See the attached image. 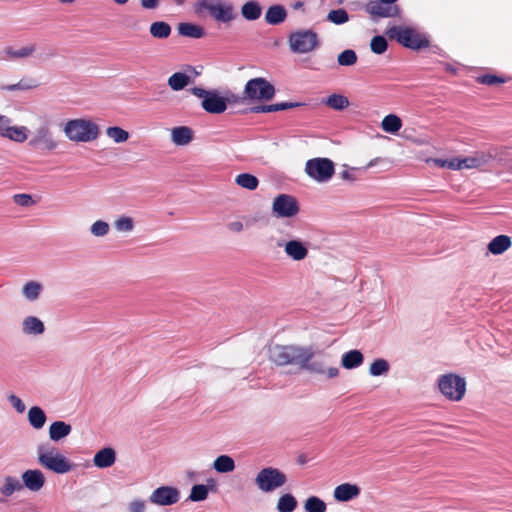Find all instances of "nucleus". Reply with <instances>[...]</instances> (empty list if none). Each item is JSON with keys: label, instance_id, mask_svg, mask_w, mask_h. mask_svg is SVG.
I'll list each match as a JSON object with an SVG mask.
<instances>
[{"label": "nucleus", "instance_id": "obj_12", "mask_svg": "<svg viewBox=\"0 0 512 512\" xmlns=\"http://www.w3.org/2000/svg\"><path fill=\"white\" fill-rule=\"evenodd\" d=\"M29 146L39 151H53L59 147V141L48 124L38 126L29 140Z\"/></svg>", "mask_w": 512, "mask_h": 512}, {"label": "nucleus", "instance_id": "obj_58", "mask_svg": "<svg viewBox=\"0 0 512 512\" xmlns=\"http://www.w3.org/2000/svg\"><path fill=\"white\" fill-rule=\"evenodd\" d=\"M145 502L143 500H134L129 505V512H144Z\"/></svg>", "mask_w": 512, "mask_h": 512}, {"label": "nucleus", "instance_id": "obj_44", "mask_svg": "<svg viewBox=\"0 0 512 512\" xmlns=\"http://www.w3.org/2000/svg\"><path fill=\"white\" fill-rule=\"evenodd\" d=\"M209 490L204 484H196L192 486L188 499L193 502L204 501L208 497Z\"/></svg>", "mask_w": 512, "mask_h": 512}, {"label": "nucleus", "instance_id": "obj_50", "mask_svg": "<svg viewBox=\"0 0 512 512\" xmlns=\"http://www.w3.org/2000/svg\"><path fill=\"white\" fill-rule=\"evenodd\" d=\"M114 227L118 232H131L134 229V220L129 216H121L115 220Z\"/></svg>", "mask_w": 512, "mask_h": 512}, {"label": "nucleus", "instance_id": "obj_3", "mask_svg": "<svg viewBox=\"0 0 512 512\" xmlns=\"http://www.w3.org/2000/svg\"><path fill=\"white\" fill-rule=\"evenodd\" d=\"M194 11L198 15L208 11L220 23H230L238 17L234 5L224 0H199L194 4Z\"/></svg>", "mask_w": 512, "mask_h": 512}, {"label": "nucleus", "instance_id": "obj_28", "mask_svg": "<svg viewBox=\"0 0 512 512\" xmlns=\"http://www.w3.org/2000/svg\"><path fill=\"white\" fill-rule=\"evenodd\" d=\"M511 239L507 235H498L488 244V251L493 255H500L511 247Z\"/></svg>", "mask_w": 512, "mask_h": 512}, {"label": "nucleus", "instance_id": "obj_63", "mask_svg": "<svg viewBox=\"0 0 512 512\" xmlns=\"http://www.w3.org/2000/svg\"><path fill=\"white\" fill-rule=\"evenodd\" d=\"M379 161H381L380 158H375V159H372L367 165L366 167L364 168L365 170L369 169V168H372L374 167Z\"/></svg>", "mask_w": 512, "mask_h": 512}, {"label": "nucleus", "instance_id": "obj_21", "mask_svg": "<svg viewBox=\"0 0 512 512\" xmlns=\"http://www.w3.org/2000/svg\"><path fill=\"white\" fill-rule=\"evenodd\" d=\"M360 494V488L355 484L350 483H344L338 485L334 489L333 496L337 501L340 502H347L350 501L356 497H358Z\"/></svg>", "mask_w": 512, "mask_h": 512}, {"label": "nucleus", "instance_id": "obj_36", "mask_svg": "<svg viewBox=\"0 0 512 512\" xmlns=\"http://www.w3.org/2000/svg\"><path fill=\"white\" fill-rule=\"evenodd\" d=\"M213 468L218 473H229L235 469V461L229 455H220L214 460Z\"/></svg>", "mask_w": 512, "mask_h": 512}, {"label": "nucleus", "instance_id": "obj_46", "mask_svg": "<svg viewBox=\"0 0 512 512\" xmlns=\"http://www.w3.org/2000/svg\"><path fill=\"white\" fill-rule=\"evenodd\" d=\"M327 20L333 24L342 25L349 20V15L345 9H335L328 13Z\"/></svg>", "mask_w": 512, "mask_h": 512}, {"label": "nucleus", "instance_id": "obj_64", "mask_svg": "<svg viewBox=\"0 0 512 512\" xmlns=\"http://www.w3.org/2000/svg\"><path fill=\"white\" fill-rule=\"evenodd\" d=\"M54 54L53 53H47L45 55H42V54H39L37 56V58L40 60V61H46L48 60L49 58H51Z\"/></svg>", "mask_w": 512, "mask_h": 512}, {"label": "nucleus", "instance_id": "obj_9", "mask_svg": "<svg viewBox=\"0 0 512 512\" xmlns=\"http://www.w3.org/2000/svg\"><path fill=\"white\" fill-rule=\"evenodd\" d=\"M438 388L442 395L450 401H460L466 392L465 378L448 373L438 378Z\"/></svg>", "mask_w": 512, "mask_h": 512}, {"label": "nucleus", "instance_id": "obj_26", "mask_svg": "<svg viewBox=\"0 0 512 512\" xmlns=\"http://www.w3.org/2000/svg\"><path fill=\"white\" fill-rule=\"evenodd\" d=\"M287 12L282 5L270 6L265 14V21L269 25H279L285 21Z\"/></svg>", "mask_w": 512, "mask_h": 512}, {"label": "nucleus", "instance_id": "obj_33", "mask_svg": "<svg viewBox=\"0 0 512 512\" xmlns=\"http://www.w3.org/2000/svg\"><path fill=\"white\" fill-rule=\"evenodd\" d=\"M180 35L194 39L202 38L205 35L203 27L192 23H180L178 26Z\"/></svg>", "mask_w": 512, "mask_h": 512}, {"label": "nucleus", "instance_id": "obj_42", "mask_svg": "<svg viewBox=\"0 0 512 512\" xmlns=\"http://www.w3.org/2000/svg\"><path fill=\"white\" fill-rule=\"evenodd\" d=\"M390 364L386 359L378 358L372 362L369 368V374L373 377L386 375L389 372Z\"/></svg>", "mask_w": 512, "mask_h": 512}, {"label": "nucleus", "instance_id": "obj_10", "mask_svg": "<svg viewBox=\"0 0 512 512\" xmlns=\"http://www.w3.org/2000/svg\"><path fill=\"white\" fill-rule=\"evenodd\" d=\"M275 87L262 77L247 81L243 90V99L250 101H269L275 96Z\"/></svg>", "mask_w": 512, "mask_h": 512}, {"label": "nucleus", "instance_id": "obj_6", "mask_svg": "<svg viewBox=\"0 0 512 512\" xmlns=\"http://www.w3.org/2000/svg\"><path fill=\"white\" fill-rule=\"evenodd\" d=\"M37 460L42 467L56 474L68 473L73 468L70 461L54 447L47 448L44 445H39Z\"/></svg>", "mask_w": 512, "mask_h": 512}, {"label": "nucleus", "instance_id": "obj_31", "mask_svg": "<svg viewBox=\"0 0 512 512\" xmlns=\"http://www.w3.org/2000/svg\"><path fill=\"white\" fill-rule=\"evenodd\" d=\"M46 420H47L46 414L41 407L33 406L29 409L28 421H29V424L34 429L39 430V429L43 428L46 423Z\"/></svg>", "mask_w": 512, "mask_h": 512}, {"label": "nucleus", "instance_id": "obj_29", "mask_svg": "<svg viewBox=\"0 0 512 512\" xmlns=\"http://www.w3.org/2000/svg\"><path fill=\"white\" fill-rule=\"evenodd\" d=\"M192 82V78L184 72H175L167 80L168 86L173 91H181Z\"/></svg>", "mask_w": 512, "mask_h": 512}, {"label": "nucleus", "instance_id": "obj_17", "mask_svg": "<svg viewBox=\"0 0 512 512\" xmlns=\"http://www.w3.org/2000/svg\"><path fill=\"white\" fill-rule=\"evenodd\" d=\"M23 488L30 492H39L46 483L44 473L39 469H28L21 476Z\"/></svg>", "mask_w": 512, "mask_h": 512}, {"label": "nucleus", "instance_id": "obj_38", "mask_svg": "<svg viewBox=\"0 0 512 512\" xmlns=\"http://www.w3.org/2000/svg\"><path fill=\"white\" fill-rule=\"evenodd\" d=\"M171 26L164 21H156L150 25V34L154 38L166 39L171 34Z\"/></svg>", "mask_w": 512, "mask_h": 512}, {"label": "nucleus", "instance_id": "obj_62", "mask_svg": "<svg viewBox=\"0 0 512 512\" xmlns=\"http://www.w3.org/2000/svg\"><path fill=\"white\" fill-rule=\"evenodd\" d=\"M340 176L343 180H347V181H355V177L354 175L349 172L348 170H344L340 173Z\"/></svg>", "mask_w": 512, "mask_h": 512}, {"label": "nucleus", "instance_id": "obj_53", "mask_svg": "<svg viewBox=\"0 0 512 512\" xmlns=\"http://www.w3.org/2000/svg\"><path fill=\"white\" fill-rule=\"evenodd\" d=\"M476 81L480 84L493 86L496 84H502L506 82V79L501 76L492 75V74H484L480 75L476 78Z\"/></svg>", "mask_w": 512, "mask_h": 512}, {"label": "nucleus", "instance_id": "obj_55", "mask_svg": "<svg viewBox=\"0 0 512 512\" xmlns=\"http://www.w3.org/2000/svg\"><path fill=\"white\" fill-rule=\"evenodd\" d=\"M34 87H36V84H30V83H27L25 80H20L16 84L4 86L3 89H5L7 91H16V90H29Z\"/></svg>", "mask_w": 512, "mask_h": 512}, {"label": "nucleus", "instance_id": "obj_1", "mask_svg": "<svg viewBox=\"0 0 512 512\" xmlns=\"http://www.w3.org/2000/svg\"><path fill=\"white\" fill-rule=\"evenodd\" d=\"M314 357L312 347H300L294 345H274L269 349V358L272 362L279 366L289 364L305 363L308 359Z\"/></svg>", "mask_w": 512, "mask_h": 512}, {"label": "nucleus", "instance_id": "obj_32", "mask_svg": "<svg viewBox=\"0 0 512 512\" xmlns=\"http://www.w3.org/2000/svg\"><path fill=\"white\" fill-rule=\"evenodd\" d=\"M23 489L22 480L14 476H5L2 486L0 487V493L5 497H10L15 492H19Z\"/></svg>", "mask_w": 512, "mask_h": 512}, {"label": "nucleus", "instance_id": "obj_25", "mask_svg": "<svg viewBox=\"0 0 512 512\" xmlns=\"http://www.w3.org/2000/svg\"><path fill=\"white\" fill-rule=\"evenodd\" d=\"M302 104L299 102H282L276 104L258 105L252 107L250 110L253 113H272L277 111L288 110L291 108L299 107Z\"/></svg>", "mask_w": 512, "mask_h": 512}, {"label": "nucleus", "instance_id": "obj_35", "mask_svg": "<svg viewBox=\"0 0 512 512\" xmlns=\"http://www.w3.org/2000/svg\"><path fill=\"white\" fill-rule=\"evenodd\" d=\"M381 128L384 132L396 134L402 128V121L396 114H388L383 118Z\"/></svg>", "mask_w": 512, "mask_h": 512}, {"label": "nucleus", "instance_id": "obj_7", "mask_svg": "<svg viewBox=\"0 0 512 512\" xmlns=\"http://www.w3.org/2000/svg\"><path fill=\"white\" fill-rule=\"evenodd\" d=\"M290 50L295 54H307L320 46L318 34L312 29L292 32L288 37Z\"/></svg>", "mask_w": 512, "mask_h": 512}, {"label": "nucleus", "instance_id": "obj_45", "mask_svg": "<svg viewBox=\"0 0 512 512\" xmlns=\"http://www.w3.org/2000/svg\"><path fill=\"white\" fill-rule=\"evenodd\" d=\"M106 134L109 138L113 139L115 143L126 142L129 138V133L118 126L108 127Z\"/></svg>", "mask_w": 512, "mask_h": 512}, {"label": "nucleus", "instance_id": "obj_61", "mask_svg": "<svg viewBox=\"0 0 512 512\" xmlns=\"http://www.w3.org/2000/svg\"><path fill=\"white\" fill-rule=\"evenodd\" d=\"M324 374L330 379L336 378L339 375V369L337 367L325 368Z\"/></svg>", "mask_w": 512, "mask_h": 512}, {"label": "nucleus", "instance_id": "obj_18", "mask_svg": "<svg viewBox=\"0 0 512 512\" xmlns=\"http://www.w3.org/2000/svg\"><path fill=\"white\" fill-rule=\"evenodd\" d=\"M37 51V45L35 43H29L19 48L12 46L5 47L1 52L0 59L3 60H22L34 56Z\"/></svg>", "mask_w": 512, "mask_h": 512}, {"label": "nucleus", "instance_id": "obj_60", "mask_svg": "<svg viewBox=\"0 0 512 512\" xmlns=\"http://www.w3.org/2000/svg\"><path fill=\"white\" fill-rule=\"evenodd\" d=\"M141 6L145 9H155L158 6V0H140Z\"/></svg>", "mask_w": 512, "mask_h": 512}, {"label": "nucleus", "instance_id": "obj_52", "mask_svg": "<svg viewBox=\"0 0 512 512\" xmlns=\"http://www.w3.org/2000/svg\"><path fill=\"white\" fill-rule=\"evenodd\" d=\"M437 164L440 167L447 168L450 170H462L464 168L463 159L462 158H452L446 160H436Z\"/></svg>", "mask_w": 512, "mask_h": 512}, {"label": "nucleus", "instance_id": "obj_30", "mask_svg": "<svg viewBox=\"0 0 512 512\" xmlns=\"http://www.w3.org/2000/svg\"><path fill=\"white\" fill-rule=\"evenodd\" d=\"M363 360V354L355 349L342 355L341 364L345 369H355L363 363Z\"/></svg>", "mask_w": 512, "mask_h": 512}, {"label": "nucleus", "instance_id": "obj_22", "mask_svg": "<svg viewBox=\"0 0 512 512\" xmlns=\"http://www.w3.org/2000/svg\"><path fill=\"white\" fill-rule=\"evenodd\" d=\"M45 331L44 323L36 316H27L22 321V332L28 336H38Z\"/></svg>", "mask_w": 512, "mask_h": 512}, {"label": "nucleus", "instance_id": "obj_24", "mask_svg": "<svg viewBox=\"0 0 512 512\" xmlns=\"http://www.w3.org/2000/svg\"><path fill=\"white\" fill-rule=\"evenodd\" d=\"M116 461V453L113 448L105 447L94 455V465L98 468L111 467Z\"/></svg>", "mask_w": 512, "mask_h": 512}, {"label": "nucleus", "instance_id": "obj_43", "mask_svg": "<svg viewBox=\"0 0 512 512\" xmlns=\"http://www.w3.org/2000/svg\"><path fill=\"white\" fill-rule=\"evenodd\" d=\"M41 290L42 285L40 283L29 281L23 287V295L27 300L34 301L38 299Z\"/></svg>", "mask_w": 512, "mask_h": 512}, {"label": "nucleus", "instance_id": "obj_59", "mask_svg": "<svg viewBox=\"0 0 512 512\" xmlns=\"http://www.w3.org/2000/svg\"><path fill=\"white\" fill-rule=\"evenodd\" d=\"M228 229L232 232L239 233L243 231L244 225L241 221H233L228 224Z\"/></svg>", "mask_w": 512, "mask_h": 512}, {"label": "nucleus", "instance_id": "obj_4", "mask_svg": "<svg viewBox=\"0 0 512 512\" xmlns=\"http://www.w3.org/2000/svg\"><path fill=\"white\" fill-rule=\"evenodd\" d=\"M189 91L202 100V109L210 114H221L226 111L228 103L238 102L240 99L237 95L223 97L217 90H206L202 87H193Z\"/></svg>", "mask_w": 512, "mask_h": 512}, {"label": "nucleus", "instance_id": "obj_34", "mask_svg": "<svg viewBox=\"0 0 512 512\" xmlns=\"http://www.w3.org/2000/svg\"><path fill=\"white\" fill-rule=\"evenodd\" d=\"M322 103L337 111L346 109L350 104L346 96L337 93L329 95L322 100Z\"/></svg>", "mask_w": 512, "mask_h": 512}, {"label": "nucleus", "instance_id": "obj_27", "mask_svg": "<svg viewBox=\"0 0 512 512\" xmlns=\"http://www.w3.org/2000/svg\"><path fill=\"white\" fill-rule=\"evenodd\" d=\"M262 7L256 0L245 2L241 7V15L247 21H255L260 18Z\"/></svg>", "mask_w": 512, "mask_h": 512}, {"label": "nucleus", "instance_id": "obj_20", "mask_svg": "<svg viewBox=\"0 0 512 512\" xmlns=\"http://www.w3.org/2000/svg\"><path fill=\"white\" fill-rule=\"evenodd\" d=\"M193 138L194 131L188 126H177L171 130V141L176 146H186Z\"/></svg>", "mask_w": 512, "mask_h": 512}, {"label": "nucleus", "instance_id": "obj_41", "mask_svg": "<svg viewBox=\"0 0 512 512\" xmlns=\"http://www.w3.org/2000/svg\"><path fill=\"white\" fill-rule=\"evenodd\" d=\"M305 512H326V503L317 496H310L304 503Z\"/></svg>", "mask_w": 512, "mask_h": 512}, {"label": "nucleus", "instance_id": "obj_40", "mask_svg": "<svg viewBox=\"0 0 512 512\" xmlns=\"http://www.w3.org/2000/svg\"><path fill=\"white\" fill-rule=\"evenodd\" d=\"M28 129L25 126H11L4 136L14 142L23 143L28 139Z\"/></svg>", "mask_w": 512, "mask_h": 512}, {"label": "nucleus", "instance_id": "obj_8", "mask_svg": "<svg viewBox=\"0 0 512 512\" xmlns=\"http://www.w3.org/2000/svg\"><path fill=\"white\" fill-rule=\"evenodd\" d=\"M254 482L261 492L272 493L286 484L287 476L278 468L264 467L256 474Z\"/></svg>", "mask_w": 512, "mask_h": 512}, {"label": "nucleus", "instance_id": "obj_56", "mask_svg": "<svg viewBox=\"0 0 512 512\" xmlns=\"http://www.w3.org/2000/svg\"><path fill=\"white\" fill-rule=\"evenodd\" d=\"M8 401L18 413H23L25 411L26 406L18 396L11 394L8 396Z\"/></svg>", "mask_w": 512, "mask_h": 512}, {"label": "nucleus", "instance_id": "obj_49", "mask_svg": "<svg viewBox=\"0 0 512 512\" xmlns=\"http://www.w3.org/2000/svg\"><path fill=\"white\" fill-rule=\"evenodd\" d=\"M109 231V223L104 220H97L90 227V233L95 237H104Z\"/></svg>", "mask_w": 512, "mask_h": 512}, {"label": "nucleus", "instance_id": "obj_16", "mask_svg": "<svg viewBox=\"0 0 512 512\" xmlns=\"http://www.w3.org/2000/svg\"><path fill=\"white\" fill-rule=\"evenodd\" d=\"M498 156V148L490 147L484 151H477L472 156H468L463 159L465 169L480 168L488 165L492 160Z\"/></svg>", "mask_w": 512, "mask_h": 512}, {"label": "nucleus", "instance_id": "obj_47", "mask_svg": "<svg viewBox=\"0 0 512 512\" xmlns=\"http://www.w3.org/2000/svg\"><path fill=\"white\" fill-rule=\"evenodd\" d=\"M340 66H352L357 62V54L352 49L342 51L337 57Z\"/></svg>", "mask_w": 512, "mask_h": 512}, {"label": "nucleus", "instance_id": "obj_51", "mask_svg": "<svg viewBox=\"0 0 512 512\" xmlns=\"http://www.w3.org/2000/svg\"><path fill=\"white\" fill-rule=\"evenodd\" d=\"M308 359L305 363H300V367L309 371L310 373L315 374H324L325 373V365L322 361Z\"/></svg>", "mask_w": 512, "mask_h": 512}, {"label": "nucleus", "instance_id": "obj_23", "mask_svg": "<svg viewBox=\"0 0 512 512\" xmlns=\"http://www.w3.org/2000/svg\"><path fill=\"white\" fill-rule=\"evenodd\" d=\"M72 431V426L65 421H54L49 427V438L53 442H59Z\"/></svg>", "mask_w": 512, "mask_h": 512}, {"label": "nucleus", "instance_id": "obj_57", "mask_svg": "<svg viewBox=\"0 0 512 512\" xmlns=\"http://www.w3.org/2000/svg\"><path fill=\"white\" fill-rule=\"evenodd\" d=\"M11 119L5 115H0V136L4 137L11 127Z\"/></svg>", "mask_w": 512, "mask_h": 512}, {"label": "nucleus", "instance_id": "obj_2", "mask_svg": "<svg viewBox=\"0 0 512 512\" xmlns=\"http://www.w3.org/2000/svg\"><path fill=\"white\" fill-rule=\"evenodd\" d=\"M390 39H395L402 46L411 50H420L429 47L430 40L426 33L408 26H392L386 31Z\"/></svg>", "mask_w": 512, "mask_h": 512}, {"label": "nucleus", "instance_id": "obj_13", "mask_svg": "<svg viewBox=\"0 0 512 512\" xmlns=\"http://www.w3.org/2000/svg\"><path fill=\"white\" fill-rule=\"evenodd\" d=\"M300 211L299 203L295 197L288 194H279L272 203V213L276 218H292Z\"/></svg>", "mask_w": 512, "mask_h": 512}, {"label": "nucleus", "instance_id": "obj_19", "mask_svg": "<svg viewBox=\"0 0 512 512\" xmlns=\"http://www.w3.org/2000/svg\"><path fill=\"white\" fill-rule=\"evenodd\" d=\"M278 246H284L286 255L294 261H302L308 256L307 245L299 239L289 240L284 245L279 243Z\"/></svg>", "mask_w": 512, "mask_h": 512}, {"label": "nucleus", "instance_id": "obj_11", "mask_svg": "<svg viewBox=\"0 0 512 512\" xmlns=\"http://www.w3.org/2000/svg\"><path fill=\"white\" fill-rule=\"evenodd\" d=\"M305 173L318 183L328 182L335 173L334 162L325 157L309 159L305 164Z\"/></svg>", "mask_w": 512, "mask_h": 512}, {"label": "nucleus", "instance_id": "obj_37", "mask_svg": "<svg viewBox=\"0 0 512 512\" xmlns=\"http://www.w3.org/2000/svg\"><path fill=\"white\" fill-rule=\"evenodd\" d=\"M297 507V500L291 493L283 494L277 501L278 512H293Z\"/></svg>", "mask_w": 512, "mask_h": 512}, {"label": "nucleus", "instance_id": "obj_54", "mask_svg": "<svg viewBox=\"0 0 512 512\" xmlns=\"http://www.w3.org/2000/svg\"><path fill=\"white\" fill-rule=\"evenodd\" d=\"M13 201L15 204L22 207H29L33 204L31 195L25 193L13 195Z\"/></svg>", "mask_w": 512, "mask_h": 512}, {"label": "nucleus", "instance_id": "obj_15", "mask_svg": "<svg viewBox=\"0 0 512 512\" xmlns=\"http://www.w3.org/2000/svg\"><path fill=\"white\" fill-rule=\"evenodd\" d=\"M180 499V491L172 486H160L149 496V501L158 506H170Z\"/></svg>", "mask_w": 512, "mask_h": 512}, {"label": "nucleus", "instance_id": "obj_48", "mask_svg": "<svg viewBox=\"0 0 512 512\" xmlns=\"http://www.w3.org/2000/svg\"><path fill=\"white\" fill-rule=\"evenodd\" d=\"M370 48L373 53L381 55L387 50L388 42L384 36L377 35L372 38Z\"/></svg>", "mask_w": 512, "mask_h": 512}, {"label": "nucleus", "instance_id": "obj_14", "mask_svg": "<svg viewBox=\"0 0 512 512\" xmlns=\"http://www.w3.org/2000/svg\"><path fill=\"white\" fill-rule=\"evenodd\" d=\"M364 10L374 21L380 18H396L401 15V8L398 5L384 3L381 0H370L364 6Z\"/></svg>", "mask_w": 512, "mask_h": 512}, {"label": "nucleus", "instance_id": "obj_5", "mask_svg": "<svg viewBox=\"0 0 512 512\" xmlns=\"http://www.w3.org/2000/svg\"><path fill=\"white\" fill-rule=\"evenodd\" d=\"M63 132L70 141L87 143L97 139L99 128L91 120L78 118L68 120L63 127Z\"/></svg>", "mask_w": 512, "mask_h": 512}, {"label": "nucleus", "instance_id": "obj_39", "mask_svg": "<svg viewBox=\"0 0 512 512\" xmlns=\"http://www.w3.org/2000/svg\"><path fill=\"white\" fill-rule=\"evenodd\" d=\"M235 182L240 187L250 191L256 190L259 185L258 178L250 173H241L237 175Z\"/></svg>", "mask_w": 512, "mask_h": 512}]
</instances>
